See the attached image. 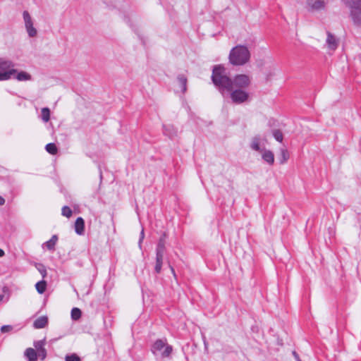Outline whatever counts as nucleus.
<instances>
[{
	"mask_svg": "<svg viewBox=\"0 0 361 361\" xmlns=\"http://www.w3.org/2000/svg\"><path fill=\"white\" fill-rule=\"evenodd\" d=\"M212 80L223 97L229 96L233 103L240 104L249 102L250 93L246 88L251 80L248 75L239 74L231 79L227 76L224 67L216 66L213 68Z\"/></svg>",
	"mask_w": 361,
	"mask_h": 361,
	"instance_id": "nucleus-1",
	"label": "nucleus"
},
{
	"mask_svg": "<svg viewBox=\"0 0 361 361\" xmlns=\"http://www.w3.org/2000/svg\"><path fill=\"white\" fill-rule=\"evenodd\" d=\"M250 52L248 48L243 45H237L229 53V62L233 66H243L249 62Z\"/></svg>",
	"mask_w": 361,
	"mask_h": 361,
	"instance_id": "nucleus-2",
	"label": "nucleus"
},
{
	"mask_svg": "<svg viewBox=\"0 0 361 361\" xmlns=\"http://www.w3.org/2000/svg\"><path fill=\"white\" fill-rule=\"evenodd\" d=\"M11 61L0 59V81L8 80L16 74L17 70Z\"/></svg>",
	"mask_w": 361,
	"mask_h": 361,
	"instance_id": "nucleus-3",
	"label": "nucleus"
},
{
	"mask_svg": "<svg viewBox=\"0 0 361 361\" xmlns=\"http://www.w3.org/2000/svg\"><path fill=\"white\" fill-rule=\"evenodd\" d=\"M327 4L325 0H305V8L312 13L326 11Z\"/></svg>",
	"mask_w": 361,
	"mask_h": 361,
	"instance_id": "nucleus-4",
	"label": "nucleus"
},
{
	"mask_svg": "<svg viewBox=\"0 0 361 361\" xmlns=\"http://www.w3.org/2000/svg\"><path fill=\"white\" fill-rule=\"evenodd\" d=\"M151 350L154 355H157L160 353L162 357H166L171 355L172 347L166 345L164 340L158 339L152 345Z\"/></svg>",
	"mask_w": 361,
	"mask_h": 361,
	"instance_id": "nucleus-5",
	"label": "nucleus"
},
{
	"mask_svg": "<svg viewBox=\"0 0 361 361\" xmlns=\"http://www.w3.org/2000/svg\"><path fill=\"white\" fill-rule=\"evenodd\" d=\"M23 17L25 23V27L30 37H35L37 31L33 25V20L30 13L27 11H24L23 13Z\"/></svg>",
	"mask_w": 361,
	"mask_h": 361,
	"instance_id": "nucleus-6",
	"label": "nucleus"
},
{
	"mask_svg": "<svg viewBox=\"0 0 361 361\" xmlns=\"http://www.w3.org/2000/svg\"><path fill=\"white\" fill-rule=\"evenodd\" d=\"M350 16L355 25L361 27V0H357L353 7H351Z\"/></svg>",
	"mask_w": 361,
	"mask_h": 361,
	"instance_id": "nucleus-7",
	"label": "nucleus"
},
{
	"mask_svg": "<svg viewBox=\"0 0 361 361\" xmlns=\"http://www.w3.org/2000/svg\"><path fill=\"white\" fill-rule=\"evenodd\" d=\"M339 44L338 39L330 32H326V45L329 50L334 51Z\"/></svg>",
	"mask_w": 361,
	"mask_h": 361,
	"instance_id": "nucleus-8",
	"label": "nucleus"
},
{
	"mask_svg": "<svg viewBox=\"0 0 361 361\" xmlns=\"http://www.w3.org/2000/svg\"><path fill=\"white\" fill-rule=\"evenodd\" d=\"M262 153L263 160L269 165H272L274 162V153L271 151L265 149H263Z\"/></svg>",
	"mask_w": 361,
	"mask_h": 361,
	"instance_id": "nucleus-9",
	"label": "nucleus"
},
{
	"mask_svg": "<svg viewBox=\"0 0 361 361\" xmlns=\"http://www.w3.org/2000/svg\"><path fill=\"white\" fill-rule=\"evenodd\" d=\"M75 231L78 235H82L84 233L85 221L82 217H78L75 222Z\"/></svg>",
	"mask_w": 361,
	"mask_h": 361,
	"instance_id": "nucleus-10",
	"label": "nucleus"
},
{
	"mask_svg": "<svg viewBox=\"0 0 361 361\" xmlns=\"http://www.w3.org/2000/svg\"><path fill=\"white\" fill-rule=\"evenodd\" d=\"M164 134L170 138H173L177 135V130L172 125H164Z\"/></svg>",
	"mask_w": 361,
	"mask_h": 361,
	"instance_id": "nucleus-11",
	"label": "nucleus"
},
{
	"mask_svg": "<svg viewBox=\"0 0 361 361\" xmlns=\"http://www.w3.org/2000/svg\"><path fill=\"white\" fill-rule=\"evenodd\" d=\"M24 356L28 361H36L37 360V353L32 348H28L25 350Z\"/></svg>",
	"mask_w": 361,
	"mask_h": 361,
	"instance_id": "nucleus-12",
	"label": "nucleus"
},
{
	"mask_svg": "<svg viewBox=\"0 0 361 361\" xmlns=\"http://www.w3.org/2000/svg\"><path fill=\"white\" fill-rule=\"evenodd\" d=\"M177 81L182 93L184 94L187 91V78L184 75H178L177 77Z\"/></svg>",
	"mask_w": 361,
	"mask_h": 361,
	"instance_id": "nucleus-13",
	"label": "nucleus"
},
{
	"mask_svg": "<svg viewBox=\"0 0 361 361\" xmlns=\"http://www.w3.org/2000/svg\"><path fill=\"white\" fill-rule=\"evenodd\" d=\"M47 324H48V318L45 316H42V317L37 318L34 322L33 326L35 329H42V328H44Z\"/></svg>",
	"mask_w": 361,
	"mask_h": 361,
	"instance_id": "nucleus-14",
	"label": "nucleus"
},
{
	"mask_svg": "<svg viewBox=\"0 0 361 361\" xmlns=\"http://www.w3.org/2000/svg\"><path fill=\"white\" fill-rule=\"evenodd\" d=\"M13 76L18 81H27L32 79L31 75L25 71H20L19 73L16 72V74L13 75Z\"/></svg>",
	"mask_w": 361,
	"mask_h": 361,
	"instance_id": "nucleus-15",
	"label": "nucleus"
},
{
	"mask_svg": "<svg viewBox=\"0 0 361 361\" xmlns=\"http://www.w3.org/2000/svg\"><path fill=\"white\" fill-rule=\"evenodd\" d=\"M164 255L163 253L156 252V264L154 269L157 274L160 273L161 271Z\"/></svg>",
	"mask_w": 361,
	"mask_h": 361,
	"instance_id": "nucleus-16",
	"label": "nucleus"
},
{
	"mask_svg": "<svg viewBox=\"0 0 361 361\" xmlns=\"http://www.w3.org/2000/svg\"><path fill=\"white\" fill-rule=\"evenodd\" d=\"M165 244H166V234L164 233L162 235V236L159 238V240L157 246L156 252L164 254Z\"/></svg>",
	"mask_w": 361,
	"mask_h": 361,
	"instance_id": "nucleus-17",
	"label": "nucleus"
},
{
	"mask_svg": "<svg viewBox=\"0 0 361 361\" xmlns=\"http://www.w3.org/2000/svg\"><path fill=\"white\" fill-rule=\"evenodd\" d=\"M250 147L252 149L262 152L263 149L260 147V138L259 137H255L252 140Z\"/></svg>",
	"mask_w": 361,
	"mask_h": 361,
	"instance_id": "nucleus-18",
	"label": "nucleus"
},
{
	"mask_svg": "<svg viewBox=\"0 0 361 361\" xmlns=\"http://www.w3.org/2000/svg\"><path fill=\"white\" fill-rule=\"evenodd\" d=\"M58 240V237L56 235H54L51 239L46 243H44V245L47 247L49 250H54L55 245L56 244V242Z\"/></svg>",
	"mask_w": 361,
	"mask_h": 361,
	"instance_id": "nucleus-19",
	"label": "nucleus"
},
{
	"mask_svg": "<svg viewBox=\"0 0 361 361\" xmlns=\"http://www.w3.org/2000/svg\"><path fill=\"white\" fill-rule=\"evenodd\" d=\"M35 288H36V290L39 293V294H42L45 292L46 290V288H47V282L44 281V280H42V281H38L36 284H35Z\"/></svg>",
	"mask_w": 361,
	"mask_h": 361,
	"instance_id": "nucleus-20",
	"label": "nucleus"
},
{
	"mask_svg": "<svg viewBox=\"0 0 361 361\" xmlns=\"http://www.w3.org/2000/svg\"><path fill=\"white\" fill-rule=\"evenodd\" d=\"M41 114H42V119L44 121V122H48L50 119V110L49 108L47 107H44V108H42V111H41Z\"/></svg>",
	"mask_w": 361,
	"mask_h": 361,
	"instance_id": "nucleus-21",
	"label": "nucleus"
},
{
	"mask_svg": "<svg viewBox=\"0 0 361 361\" xmlns=\"http://www.w3.org/2000/svg\"><path fill=\"white\" fill-rule=\"evenodd\" d=\"M45 149L47 152L51 154H56L57 153V147L54 143H49L46 145Z\"/></svg>",
	"mask_w": 361,
	"mask_h": 361,
	"instance_id": "nucleus-22",
	"label": "nucleus"
},
{
	"mask_svg": "<svg viewBox=\"0 0 361 361\" xmlns=\"http://www.w3.org/2000/svg\"><path fill=\"white\" fill-rule=\"evenodd\" d=\"M81 310L78 307H74L71 310V318L73 320H78L81 317Z\"/></svg>",
	"mask_w": 361,
	"mask_h": 361,
	"instance_id": "nucleus-23",
	"label": "nucleus"
},
{
	"mask_svg": "<svg viewBox=\"0 0 361 361\" xmlns=\"http://www.w3.org/2000/svg\"><path fill=\"white\" fill-rule=\"evenodd\" d=\"M45 344V339H43L35 341L33 345L36 349V352H39V350H41V349H43L44 348Z\"/></svg>",
	"mask_w": 361,
	"mask_h": 361,
	"instance_id": "nucleus-24",
	"label": "nucleus"
},
{
	"mask_svg": "<svg viewBox=\"0 0 361 361\" xmlns=\"http://www.w3.org/2000/svg\"><path fill=\"white\" fill-rule=\"evenodd\" d=\"M73 212L71 209L68 206H64L61 209V214L67 218H70L72 216Z\"/></svg>",
	"mask_w": 361,
	"mask_h": 361,
	"instance_id": "nucleus-25",
	"label": "nucleus"
},
{
	"mask_svg": "<svg viewBox=\"0 0 361 361\" xmlns=\"http://www.w3.org/2000/svg\"><path fill=\"white\" fill-rule=\"evenodd\" d=\"M281 159L280 161L281 164H284L289 158V153L287 149H281Z\"/></svg>",
	"mask_w": 361,
	"mask_h": 361,
	"instance_id": "nucleus-26",
	"label": "nucleus"
},
{
	"mask_svg": "<svg viewBox=\"0 0 361 361\" xmlns=\"http://www.w3.org/2000/svg\"><path fill=\"white\" fill-rule=\"evenodd\" d=\"M273 136L279 142H281L283 141V133L279 130H274L273 131Z\"/></svg>",
	"mask_w": 361,
	"mask_h": 361,
	"instance_id": "nucleus-27",
	"label": "nucleus"
},
{
	"mask_svg": "<svg viewBox=\"0 0 361 361\" xmlns=\"http://www.w3.org/2000/svg\"><path fill=\"white\" fill-rule=\"evenodd\" d=\"M66 361H80V357L76 354L68 355L65 357Z\"/></svg>",
	"mask_w": 361,
	"mask_h": 361,
	"instance_id": "nucleus-28",
	"label": "nucleus"
},
{
	"mask_svg": "<svg viewBox=\"0 0 361 361\" xmlns=\"http://www.w3.org/2000/svg\"><path fill=\"white\" fill-rule=\"evenodd\" d=\"M357 0H341L344 5H345L349 10L351 7H353V5L357 3Z\"/></svg>",
	"mask_w": 361,
	"mask_h": 361,
	"instance_id": "nucleus-29",
	"label": "nucleus"
},
{
	"mask_svg": "<svg viewBox=\"0 0 361 361\" xmlns=\"http://www.w3.org/2000/svg\"><path fill=\"white\" fill-rule=\"evenodd\" d=\"M37 269L42 274V278L43 279L45 278L47 276V270H46L45 267L42 264H39Z\"/></svg>",
	"mask_w": 361,
	"mask_h": 361,
	"instance_id": "nucleus-30",
	"label": "nucleus"
},
{
	"mask_svg": "<svg viewBox=\"0 0 361 361\" xmlns=\"http://www.w3.org/2000/svg\"><path fill=\"white\" fill-rule=\"evenodd\" d=\"M13 330V326L11 325H4L1 327V333L10 332Z\"/></svg>",
	"mask_w": 361,
	"mask_h": 361,
	"instance_id": "nucleus-31",
	"label": "nucleus"
},
{
	"mask_svg": "<svg viewBox=\"0 0 361 361\" xmlns=\"http://www.w3.org/2000/svg\"><path fill=\"white\" fill-rule=\"evenodd\" d=\"M37 357L39 356L42 360L45 359L47 356V350L44 348L43 349H41V350H39V352H37Z\"/></svg>",
	"mask_w": 361,
	"mask_h": 361,
	"instance_id": "nucleus-32",
	"label": "nucleus"
},
{
	"mask_svg": "<svg viewBox=\"0 0 361 361\" xmlns=\"http://www.w3.org/2000/svg\"><path fill=\"white\" fill-rule=\"evenodd\" d=\"M144 238H145V231H144V228H142V231L140 232V238H139V241H138V246L140 248L142 247V243Z\"/></svg>",
	"mask_w": 361,
	"mask_h": 361,
	"instance_id": "nucleus-33",
	"label": "nucleus"
},
{
	"mask_svg": "<svg viewBox=\"0 0 361 361\" xmlns=\"http://www.w3.org/2000/svg\"><path fill=\"white\" fill-rule=\"evenodd\" d=\"M293 356L295 357V360L297 361H301L300 357H299V355L297 354V353L295 351L293 352Z\"/></svg>",
	"mask_w": 361,
	"mask_h": 361,
	"instance_id": "nucleus-34",
	"label": "nucleus"
},
{
	"mask_svg": "<svg viewBox=\"0 0 361 361\" xmlns=\"http://www.w3.org/2000/svg\"><path fill=\"white\" fill-rule=\"evenodd\" d=\"M5 204V200L2 197L0 196V205H4Z\"/></svg>",
	"mask_w": 361,
	"mask_h": 361,
	"instance_id": "nucleus-35",
	"label": "nucleus"
},
{
	"mask_svg": "<svg viewBox=\"0 0 361 361\" xmlns=\"http://www.w3.org/2000/svg\"><path fill=\"white\" fill-rule=\"evenodd\" d=\"M4 255V251L1 249H0V257H3Z\"/></svg>",
	"mask_w": 361,
	"mask_h": 361,
	"instance_id": "nucleus-36",
	"label": "nucleus"
},
{
	"mask_svg": "<svg viewBox=\"0 0 361 361\" xmlns=\"http://www.w3.org/2000/svg\"><path fill=\"white\" fill-rule=\"evenodd\" d=\"M3 297V295H0V301L2 300Z\"/></svg>",
	"mask_w": 361,
	"mask_h": 361,
	"instance_id": "nucleus-37",
	"label": "nucleus"
},
{
	"mask_svg": "<svg viewBox=\"0 0 361 361\" xmlns=\"http://www.w3.org/2000/svg\"><path fill=\"white\" fill-rule=\"evenodd\" d=\"M204 345H205V348H207V343H206V342H205V341L204 342Z\"/></svg>",
	"mask_w": 361,
	"mask_h": 361,
	"instance_id": "nucleus-38",
	"label": "nucleus"
}]
</instances>
